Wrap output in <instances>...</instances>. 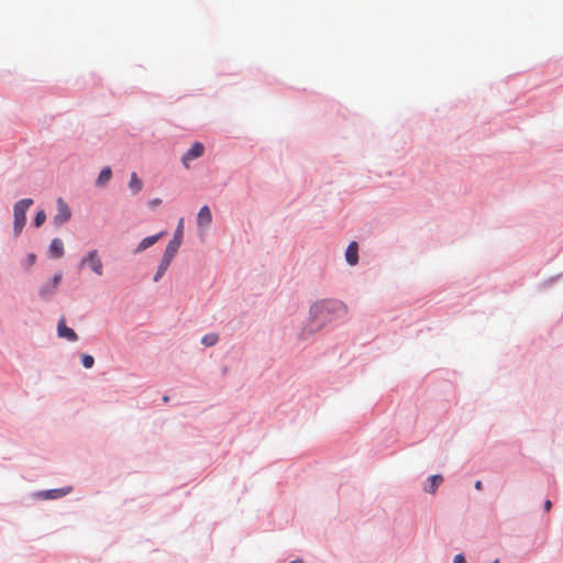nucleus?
I'll list each match as a JSON object with an SVG mask.
<instances>
[{
    "label": "nucleus",
    "mask_w": 563,
    "mask_h": 563,
    "mask_svg": "<svg viewBox=\"0 0 563 563\" xmlns=\"http://www.w3.org/2000/svg\"><path fill=\"white\" fill-rule=\"evenodd\" d=\"M474 488L481 490L483 488V483L481 481H476L474 484Z\"/></svg>",
    "instance_id": "nucleus-25"
},
{
    "label": "nucleus",
    "mask_w": 563,
    "mask_h": 563,
    "mask_svg": "<svg viewBox=\"0 0 563 563\" xmlns=\"http://www.w3.org/2000/svg\"><path fill=\"white\" fill-rule=\"evenodd\" d=\"M552 507V501L550 499H545L543 503V510L549 511Z\"/></svg>",
    "instance_id": "nucleus-24"
},
{
    "label": "nucleus",
    "mask_w": 563,
    "mask_h": 563,
    "mask_svg": "<svg viewBox=\"0 0 563 563\" xmlns=\"http://www.w3.org/2000/svg\"><path fill=\"white\" fill-rule=\"evenodd\" d=\"M80 363L85 368H91L95 365V357L91 354L81 353Z\"/></svg>",
    "instance_id": "nucleus-20"
},
{
    "label": "nucleus",
    "mask_w": 563,
    "mask_h": 563,
    "mask_svg": "<svg viewBox=\"0 0 563 563\" xmlns=\"http://www.w3.org/2000/svg\"><path fill=\"white\" fill-rule=\"evenodd\" d=\"M46 218H47V216H46L45 210L38 209L32 219V225L35 228L42 227L45 223Z\"/></svg>",
    "instance_id": "nucleus-17"
},
{
    "label": "nucleus",
    "mask_w": 563,
    "mask_h": 563,
    "mask_svg": "<svg viewBox=\"0 0 563 563\" xmlns=\"http://www.w3.org/2000/svg\"><path fill=\"white\" fill-rule=\"evenodd\" d=\"M205 144L200 141H195L191 143L190 147L181 155L180 162L181 164L188 168L189 163L201 157L205 153Z\"/></svg>",
    "instance_id": "nucleus-6"
},
{
    "label": "nucleus",
    "mask_w": 563,
    "mask_h": 563,
    "mask_svg": "<svg viewBox=\"0 0 563 563\" xmlns=\"http://www.w3.org/2000/svg\"><path fill=\"white\" fill-rule=\"evenodd\" d=\"M219 341V335L217 333H207L201 338V344L206 347H211L216 345Z\"/></svg>",
    "instance_id": "nucleus-18"
},
{
    "label": "nucleus",
    "mask_w": 563,
    "mask_h": 563,
    "mask_svg": "<svg viewBox=\"0 0 563 563\" xmlns=\"http://www.w3.org/2000/svg\"><path fill=\"white\" fill-rule=\"evenodd\" d=\"M57 335L68 342H76L79 339L76 331L66 324L64 317H62L57 322Z\"/></svg>",
    "instance_id": "nucleus-10"
},
{
    "label": "nucleus",
    "mask_w": 563,
    "mask_h": 563,
    "mask_svg": "<svg viewBox=\"0 0 563 563\" xmlns=\"http://www.w3.org/2000/svg\"><path fill=\"white\" fill-rule=\"evenodd\" d=\"M63 280V272L57 271L54 275L42 284L37 290V297L41 301L49 302L57 294V289Z\"/></svg>",
    "instance_id": "nucleus-4"
},
{
    "label": "nucleus",
    "mask_w": 563,
    "mask_h": 563,
    "mask_svg": "<svg viewBox=\"0 0 563 563\" xmlns=\"http://www.w3.org/2000/svg\"><path fill=\"white\" fill-rule=\"evenodd\" d=\"M37 256L35 253H27L24 260L21 262L23 269L29 271L36 263Z\"/></svg>",
    "instance_id": "nucleus-19"
},
{
    "label": "nucleus",
    "mask_w": 563,
    "mask_h": 563,
    "mask_svg": "<svg viewBox=\"0 0 563 563\" xmlns=\"http://www.w3.org/2000/svg\"><path fill=\"white\" fill-rule=\"evenodd\" d=\"M167 234V231H161L156 234H152V235H148V236H145L144 239H142L139 244L136 245V247L132 251V253L134 255H137L142 252H144L145 250H147L148 247L153 246L155 243H157L163 236H165Z\"/></svg>",
    "instance_id": "nucleus-9"
},
{
    "label": "nucleus",
    "mask_w": 563,
    "mask_h": 563,
    "mask_svg": "<svg viewBox=\"0 0 563 563\" xmlns=\"http://www.w3.org/2000/svg\"><path fill=\"white\" fill-rule=\"evenodd\" d=\"M184 241V218H180L177 227L174 231L173 238L167 243L163 256L157 265L156 272L153 276V282L157 283L162 279L166 271L168 269L172 261L177 254L181 243Z\"/></svg>",
    "instance_id": "nucleus-2"
},
{
    "label": "nucleus",
    "mask_w": 563,
    "mask_h": 563,
    "mask_svg": "<svg viewBox=\"0 0 563 563\" xmlns=\"http://www.w3.org/2000/svg\"><path fill=\"white\" fill-rule=\"evenodd\" d=\"M112 177V169L110 166H104L101 168V170L99 172L97 178H96V181H95V185L97 187H103L106 186L110 179Z\"/></svg>",
    "instance_id": "nucleus-15"
},
{
    "label": "nucleus",
    "mask_w": 563,
    "mask_h": 563,
    "mask_svg": "<svg viewBox=\"0 0 563 563\" xmlns=\"http://www.w3.org/2000/svg\"><path fill=\"white\" fill-rule=\"evenodd\" d=\"M453 563H467L466 556L464 553H457L453 558Z\"/></svg>",
    "instance_id": "nucleus-22"
},
{
    "label": "nucleus",
    "mask_w": 563,
    "mask_h": 563,
    "mask_svg": "<svg viewBox=\"0 0 563 563\" xmlns=\"http://www.w3.org/2000/svg\"><path fill=\"white\" fill-rule=\"evenodd\" d=\"M73 490L71 486H64L59 488L43 489L35 493L38 499L55 500L67 496Z\"/></svg>",
    "instance_id": "nucleus-8"
},
{
    "label": "nucleus",
    "mask_w": 563,
    "mask_h": 563,
    "mask_svg": "<svg viewBox=\"0 0 563 563\" xmlns=\"http://www.w3.org/2000/svg\"><path fill=\"white\" fill-rule=\"evenodd\" d=\"M345 261L350 266L358 263V244L355 241L350 242L345 250Z\"/></svg>",
    "instance_id": "nucleus-14"
},
{
    "label": "nucleus",
    "mask_w": 563,
    "mask_h": 563,
    "mask_svg": "<svg viewBox=\"0 0 563 563\" xmlns=\"http://www.w3.org/2000/svg\"><path fill=\"white\" fill-rule=\"evenodd\" d=\"M197 225L199 228H206L212 222V213L209 206L203 205L197 213Z\"/></svg>",
    "instance_id": "nucleus-13"
},
{
    "label": "nucleus",
    "mask_w": 563,
    "mask_h": 563,
    "mask_svg": "<svg viewBox=\"0 0 563 563\" xmlns=\"http://www.w3.org/2000/svg\"><path fill=\"white\" fill-rule=\"evenodd\" d=\"M47 254L51 258H54V260H57V258H60L64 256L65 249H64V243H63L62 239L54 238L51 241V243L48 245Z\"/></svg>",
    "instance_id": "nucleus-12"
},
{
    "label": "nucleus",
    "mask_w": 563,
    "mask_h": 563,
    "mask_svg": "<svg viewBox=\"0 0 563 563\" xmlns=\"http://www.w3.org/2000/svg\"><path fill=\"white\" fill-rule=\"evenodd\" d=\"M492 563H500L499 559H495Z\"/></svg>",
    "instance_id": "nucleus-28"
},
{
    "label": "nucleus",
    "mask_w": 563,
    "mask_h": 563,
    "mask_svg": "<svg viewBox=\"0 0 563 563\" xmlns=\"http://www.w3.org/2000/svg\"><path fill=\"white\" fill-rule=\"evenodd\" d=\"M561 277H563V272L558 274V275H554V276H551L549 277L548 279H545L543 283H542V286L543 287H549V286H552L555 282H558Z\"/></svg>",
    "instance_id": "nucleus-21"
},
{
    "label": "nucleus",
    "mask_w": 563,
    "mask_h": 563,
    "mask_svg": "<svg viewBox=\"0 0 563 563\" xmlns=\"http://www.w3.org/2000/svg\"><path fill=\"white\" fill-rule=\"evenodd\" d=\"M289 563H305V561L300 558H297L295 560H291Z\"/></svg>",
    "instance_id": "nucleus-26"
},
{
    "label": "nucleus",
    "mask_w": 563,
    "mask_h": 563,
    "mask_svg": "<svg viewBox=\"0 0 563 563\" xmlns=\"http://www.w3.org/2000/svg\"><path fill=\"white\" fill-rule=\"evenodd\" d=\"M57 213L53 219V223L55 227H60L65 224L71 218V210L68 203L63 198H57Z\"/></svg>",
    "instance_id": "nucleus-7"
},
{
    "label": "nucleus",
    "mask_w": 563,
    "mask_h": 563,
    "mask_svg": "<svg viewBox=\"0 0 563 563\" xmlns=\"http://www.w3.org/2000/svg\"><path fill=\"white\" fill-rule=\"evenodd\" d=\"M128 187L133 196L137 195L142 190L143 181L139 178L135 172L131 174Z\"/></svg>",
    "instance_id": "nucleus-16"
},
{
    "label": "nucleus",
    "mask_w": 563,
    "mask_h": 563,
    "mask_svg": "<svg viewBox=\"0 0 563 563\" xmlns=\"http://www.w3.org/2000/svg\"><path fill=\"white\" fill-rule=\"evenodd\" d=\"M34 203L32 198H22L13 206V234L18 238L26 224V212Z\"/></svg>",
    "instance_id": "nucleus-3"
},
{
    "label": "nucleus",
    "mask_w": 563,
    "mask_h": 563,
    "mask_svg": "<svg viewBox=\"0 0 563 563\" xmlns=\"http://www.w3.org/2000/svg\"><path fill=\"white\" fill-rule=\"evenodd\" d=\"M90 268L95 274H103V264L97 250H90L78 263V269Z\"/></svg>",
    "instance_id": "nucleus-5"
},
{
    "label": "nucleus",
    "mask_w": 563,
    "mask_h": 563,
    "mask_svg": "<svg viewBox=\"0 0 563 563\" xmlns=\"http://www.w3.org/2000/svg\"><path fill=\"white\" fill-rule=\"evenodd\" d=\"M162 202H163L162 199L153 198V199L148 200L147 205H148L150 209H155L156 207L161 206Z\"/></svg>",
    "instance_id": "nucleus-23"
},
{
    "label": "nucleus",
    "mask_w": 563,
    "mask_h": 563,
    "mask_svg": "<svg viewBox=\"0 0 563 563\" xmlns=\"http://www.w3.org/2000/svg\"><path fill=\"white\" fill-rule=\"evenodd\" d=\"M168 401H169V396L165 395V396L163 397V402H168Z\"/></svg>",
    "instance_id": "nucleus-27"
},
{
    "label": "nucleus",
    "mask_w": 563,
    "mask_h": 563,
    "mask_svg": "<svg viewBox=\"0 0 563 563\" xmlns=\"http://www.w3.org/2000/svg\"><path fill=\"white\" fill-rule=\"evenodd\" d=\"M346 306L336 299H322L313 302L309 309V319L303 325L300 338L309 340L319 331L333 329L346 314Z\"/></svg>",
    "instance_id": "nucleus-1"
},
{
    "label": "nucleus",
    "mask_w": 563,
    "mask_h": 563,
    "mask_svg": "<svg viewBox=\"0 0 563 563\" xmlns=\"http://www.w3.org/2000/svg\"><path fill=\"white\" fill-rule=\"evenodd\" d=\"M444 477L442 474H433L427 477V479L423 483L422 489L424 493L434 495L440 487V485L443 483Z\"/></svg>",
    "instance_id": "nucleus-11"
}]
</instances>
